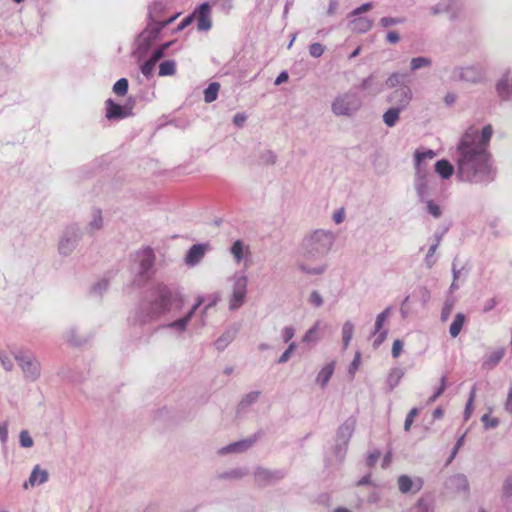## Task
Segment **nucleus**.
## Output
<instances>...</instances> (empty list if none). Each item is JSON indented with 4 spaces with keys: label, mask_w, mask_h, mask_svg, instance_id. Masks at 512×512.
I'll use <instances>...</instances> for the list:
<instances>
[{
    "label": "nucleus",
    "mask_w": 512,
    "mask_h": 512,
    "mask_svg": "<svg viewBox=\"0 0 512 512\" xmlns=\"http://www.w3.org/2000/svg\"><path fill=\"white\" fill-rule=\"evenodd\" d=\"M478 131L469 128L463 135L457 150L460 157L457 162L458 173L462 179L474 181L490 172L489 155L482 146H474Z\"/></svg>",
    "instance_id": "nucleus-1"
},
{
    "label": "nucleus",
    "mask_w": 512,
    "mask_h": 512,
    "mask_svg": "<svg viewBox=\"0 0 512 512\" xmlns=\"http://www.w3.org/2000/svg\"><path fill=\"white\" fill-rule=\"evenodd\" d=\"M333 243L332 232L316 230L304 240V253L307 257L326 255L331 250Z\"/></svg>",
    "instance_id": "nucleus-2"
},
{
    "label": "nucleus",
    "mask_w": 512,
    "mask_h": 512,
    "mask_svg": "<svg viewBox=\"0 0 512 512\" xmlns=\"http://www.w3.org/2000/svg\"><path fill=\"white\" fill-rule=\"evenodd\" d=\"M362 101L355 93H344L335 97L331 104L332 112L337 116H351L360 109Z\"/></svg>",
    "instance_id": "nucleus-3"
},
{
    "label": "nucleus",
    "mask_w": 512,
    "mask_h": 512,
    "mask_svg": "<svg viewBox=\"0 0 512 512\" xmlns=\"http://www.w3.org/2000/svg\"><path fill=\"white\" fill-rule=\"evenodd\" d=\"M246 294L247 276L245 274H241L231 279L228 295L229 309L232 311L239 309L244 304Z\"/></svg>",
    "instance_id": "nucleus-4"
},
{
    "label": "nucleus",
    "mask_w": 512,
    "mask_h": 512,
    "mask_svg": "<svg viewBox=\"0 0 512 512\" xmlns=\"http://www.w3.org/2000/svg\"><path fill=\"white\" fill-rule=\"evenodd\" d=\"M229 255L232 261L240 268L246 269L252 263V251L249 243L242 239H235L230 248Z\"/></svg>",
    "instance_id": "nucleus-5"
},
{
    "label": "nucleus",
    "mask_w": 512,
    "mask_h": 512,
    "mask_svg": "<svg viewBox=\"0 0 512 512\" xmlns=\"http://www.w3.org/2000/svg\"><path fill=\"white\" fill-rule=\"evenodd\" d=\"M158 298L156 312L157 314H163L170 311L173 306L180 308L183 304V299L178 295H173L171 291L164 285L158 286Z\"/></svg>",
    "instance_id": "nucleus-6"
},
{
    "label": "nucleus",
    "mask_w": 512,
    "mask_h": 512,
    "mask_svg": "<svg viewBox=\"0 0 512 512\" xmlns=\"http://www.w3.org/2000/svg\"><path fill=\"white\" fill-rule=\"evenodd\" d=\"M412 100V92L410 88L404 86L396 89L389 97L388 101L393 104L392 107L400 110L406 109Z\"/></svg>",
    "instance_id": "nucleus-7"
},
{
    "label": "nucleus",
    "mask_w": 512,
    "mask_h": 512,
    "mask_svg": "<svg viewBox=\"0 0 512 512\" xmlns=\"http://www.w3.org/2000/svg\"><path fill=\"white\" fill-rule=\"evenodd\" d=\"M389 312L390 309L387 308L383 312H381L376 318L375 331L373 334V336L375 337L373 342L374 347H378L379 345H381L387 337V330L383 329V325L389 315Z\"/></svg>",
    "instance_id": "nucleus-8"
},
{
    "label": "nucleus",
    "mask_w": 512,
    "mask_h": 512,
    "mask_svg": "<svg viewBox=\"0 0 512 512\" xmlns=\"http://www.w3.org/2000/svg\"><path fill=\"white\" fill-rule=\"evenodd\" d=\"M16 359L27 377L35 378L38 375L39 364L34 358L28 355H21L17 356Z\"/></svg>",
    "instance_id": "nucleus-9"
},
{
    "label": "nucleus",
    "mask_w": 512,
    "mask_h": 512,
    "mask_svg": "<svg viewBox=\"0 0 512 512\" xmlns=\"http://www.w3.org/2000/svg\"><path fill=\"white\" fill-rule=\"evenodd\" d=\"M398 485L402 493L417 492L422 488L423 482L420 478L412 480L406 475H401L398 479Z\"/></svg>",
    "instance_id": "nucleus-10"
},
{
    "label": "nucleus",
    "mask_w": 512,
    "mask_h": 512,
    "mask_svg": "<svg viewBox=\"0 0 512 512\" xmlns=\"http://www.w3.org/2000/svg\"><path fill=\"white\" fill-rule=\"evenodd\" d=\"M48 472L44 469H41L39 465H36L31 472V475L27 482L24 483V489H27L30 485L31 487L41 485L48 480Z\"/></svg>",
    "instance_id": "nucleus-11"
},
{
    "label": "nucleus",
    "mask_w": 512,
    "mask_h": 512,
    "mask_svg": "<svg viewBox=\"0 0 512 512\" xmlns=\"http://www.w3.org/2000/svg\"><path fill=\"white\" fill-rule=\"evenodd\" d=\"M197 26L199 30H208L211 27L210 6L203 3L197 11Z\"/></svg>",
    "instance_id": "nucleus-12"
},
{
    "label": "nucleus",
    "mask_w": 512,
    "mask_h": 512,
    "mask_svg": "<svg viewBox=\"0 0 512 512\" xmlns=\"http://www.w3.org/2000/svg\"><path fill=\"white\" fill-rule=\"evenodd\" d=\"M353 19L350 23L351 28L354 32L365 33L372 28L373 21L367 17L361 15L351 16Z\"/></svg>",
    "instance_id": "nucleus-13"
},
{
    "label": "nucleus",
    "mask_w": 512,
    "mask_h": 512,
    "mask_svg": "<svg viewBox=\"0 0 512 512\" xmlns=\"http://www.w3.org/2000/svg\"><path fill=\"white\" fill-rule=\"evenodd\" d=\"M126 116L127 113L123 110L122 106L111 99L106 101V117L108 119H123Z\"/></svg>",
    "instance_id": "nucleus-14"
},
{
    "label": "nucleus",
    "mask_w": 512,
    "mask_h": 512,
    "mask_svg": "<svg viewBox=\"0 0 512 512\" xmlns=\"http://www.w3.org/2000/svg\"><path fill=\"white\" fill-rule=\"evenodd\" d=\"M142 272L148 271L154 264L155 256L150 247H146L138 253Z\"/></svg>",
    "instance_id": "nucleus-15"
},
{
    "label": "nucleus",
    "mask_w": 512,
    "mask_h": 512,
    "mask_svg": "<svg viewBox=\"0 0 512 512\" xmlns=\"http://www.w3.org/2000/svg\"><path fill=\"white\" fill-rule=\"evenodd\" d=\"M204 253L205 247L203 245H193L186 255V263L190 265L196 264L204 256Z\"/></svg>",
    "instance_id": "nucleus-16"
},
{
    "label": "nucleus",
    "mask_w": 512,
    "mask_h": 512,
    "mask_svg": "<svg viewBox=\"0 0 512 512\" xmlns=\"http://www.w3.org/2000/svg\"><path fill=\"white\" fill-rule=\"evenodd\" d=\"M435 170L443 179H449L453 172L454 167L447 160H439L435 164Z\"/></svg>",
    "instance_id": "nucleus-17"
},
{
    "label": "nucleus",
    "mask_w": 512,
    "mask_h": 512,
    "mask_svg": "<svg viewBox=\"0 0 512 512\" xmlns=\"http://www.w3.org/2000/svg\"><path fill=\"white\" fill-rule=\"evenodd\" d=\"M335 368L334 362H331L325 365L317 375V382L321 384L322 387H325L329 382L331 376L333 375Z\"/></svg>",
    "instance_id": "nucleus-18"
},
{
    "label": "nucleus",
    "mask_w": 512,
    "mask_h": 512,
    "mask_svg": "<svg viewBox=\"0 0 512 512\" xmlns=\"http://www.w3.org/2000/svg\"><path fill=\"white\" fill-rule=\"evenodd\" d=\"M493 134V129L491 125H486L482 128L481 132H478V138L476 139L474 146H482L487 147L488 142L490 141Z\"/></svg>",
    "instance_id": "nucleus-19"
},
{
    "label": "nucleus",
    "mask_w": 512,
    "mask_h": 512,
    "mask_svg": "<svg viewBox=\"0 0 512 512\" xmlns=\"http://www.w3.org/2000/svg\"><path fill=\"white\" fill-rule=\"evenodd\" d=\"M399 108L391 107L383 114V122L388 127H393L399 119L400 112Z\"/></svg>",
    "instance_id": "nucleus-20"
},
{
    "label": "nucleus",
    "mask_w": 512,
    "mask_h": 512,
    "mask_svg": "<svg viewBox=\"0 0 512 512\" xmlns=\"http://www.w3.org/2000/svg\"><path fill=\"white\" fill-rule=\"evenodd\" d=\"M496 91L502 99L510 98L511 91L508 76H504L501 80L498 81V83L496 84Z\"/></svg>",
    "instance_id": "nucleus-21"
},
{
    "label": "nucleus",
    "mask_w": 512,
    "mask_h": 512,
    "mask_svg": "<svg viewBox=\"0 0 512 512\" xmlns=\"http://www.w3.org/2000/svg\"><path fill=\"white\" fill-rule=\"evenodd\" d=\"M435 157H436V153L433 150H426L424 152L416 151L415 152V167H416L418 173L420 172L421 164L425 160H432Z\"/></svg>",
    "instance_id": "nucleus-22"
},
{
    "label": "nucleus",
    "mask_w": 512,
    "mask_h": 512,
    "mask_svg": "<svg viewBox=\"0 0 512 512\" xmlns=\"http://www.w3.org/2000/svg\"><path fill=\"white\" fill-rule=\"evenodd\" d=\"M465 321V316L462 313H458L453 322L450 325L449 333L452 337H457L462 330Z\"/></svg>",
    "instance_id": "nucleus-23"
},
{
    "label": "nucleus",
    "mask_w": 512,
    "mask_h": 512,
    "mask_svg": "<svg viewBox=\"0 0 512 512\" xmlns=\"http://www.w3.org/2000/svg\"><path fill=\"white\" fill-rule=\"evenodd\" d=\"M220 84L217 82H213L209 84V86L204 90V100L207 103H211L216 100L217 95L220 90Z\"/></svg>",
    "instance_id": "nucleus-24"
},
{
    "label": "nucleus",
    "mask_w": 512,
    "mask_h": 512,
    "mask_svg": "<svg viewBox=\"0 0 512 512\" xmlns=\"http://www.w3.org/2000/svg\"><path fill=\"white\" fill-rule=\"evenodd\" d=\"M176 72V62L174 60H165L159 65L160 76H172Z\"/></svg>",
    "instance_id": "nucleus-25"
},
{
    "label": "nucleus",
    "mask_w": 512,
    "mask_h": 512,
    "mask_svg": "<svg viewBox=\"0 0 512 512\" xmlns=\"http://www.w3.org/2000/svg\"><path fill=\"white\" fill-rule=\"evenodd\" d=\"M202 301L199 300L197 301L193 307L190 309V311L188 312V314L182 318V319H179L175 322H173L171 324L172 327H176V328H179V329H184L188 323V321L191 319L192 315L195 313V311L198 309V307L201 305Z\"/></svg>",
    "instance_id": "nucleus-26"
},
{
    "label": "nucleus",
    "mask_w": 512,
    "mask_h": 512,
    "mask_svg": "<svg viewBox=\"0 0 512 512\" xmlns=\"http://www.w3.org/2000/svg\"><path fill=\"white\" fill-rule=\"evenodd\" d=\"M353 333H354L353 323L350 321H346L342 327L343 344H344L345 349L348 347V345L353 337Z\"/></svg>",
    "instance_id": "nucleus-27"
},
{
    "label": "nucleus",
    "mask_w": 512,
    "mask_h": 512,
    "mask_svg": "<svg viewBox=\"0 0 512 512\" xmlns=\"http://www.w3.org/2000/svg\"><path fill=\"white\" fill-rule=\"evenodd\" d=\"M503 356H504V350L498 349L495 352H493L490 356L487 357V359L484 361L483 365L487 368L494 367L503 358Z\"/></svg>",
    "instance_id": "nucleus-28"
},
{
    "label": "nucleus",
    "mask_w": 512,
    "mask_h": 512,
    "mask_svg": "<svg viewBox=\"0 0 512 512\" xmlns=\"http://www.w3.org/2000/svg\"><path fill=\"white\" fill-rule=\"evenodd\" d=\"M113 91L119 96H124L128 91V80L126 78L119 79L113 86Z\"/></svg>",
    "instance_id": "nucleus-29"
},
{
    "label": "nucleus",
    "mask_w": 512,
    "mask_h": 512,
    "mask_svg": "<svg viewBox=\"0 0 512 512\" xmlns=\"http://www.w3.org/2000/svg\"><path fill=\"white\" fill-rule=\"evenodd\" d=\"M250 444L251 442L247 440L234 442L226 446V452H239L249 447Z\"/></svg>",
    "instance_id": "nucleus-30"
},
{
    "label": "nucleus",
    "mask_w": 512,
    "mask_h": 512,
    "mask_svg": "<svg viewBox=\"0 0 512 512\" xmlns=\"http://www.w3.org/2000/svg\"><path fill=\"white\" fill-rule=\"evenodd\" d=\"M431 64V60L427 57H416L411 60V70L415 71L422 67L429 66Z\"/></svg>",
    "instance_id": "nucleus-31"
},
{
    "label": "nucleus",
    "mask_w": 512,
    "mask_h": 512,
    "mask_svg": "<svg viewBox=\"0 0 512 512\" xmlns=\"http://www.w3.org/2000/svg\"><path fill=\"white\" fill-rule=\"evenodd\" d=\"M320 328V323L316 322L304 335L303 341L306 343L315 341L317 339V334Z\"/></svg>",
    "instance_id": "nucleus-32"
},
{
    "label": "nucleus",
    "mask_w": 512,
    "mask_h": 512,
    "mask_svg": "<svg viewBox=\"0 0 512 512\" xmlns=\"http://www.w3.org/2000/svg\"><path fill=\"white\" fill-rule=\"evenodd\" d=\"M171 43H165L163 45H161L158 49H156L151 57L149 58L150 60H152V62H155L157 63L164 55L166 49L170 46Z\"/></svg>",
    "instance_id": "nucleus-33"
},
{
    "label": "nucleus",
    "mask_w": 512,
    "mask_h": 512,
    "mask_svg": "<svg viewBox=\"0 0 512 512\" xmlns=\"http://www.w3.org/2000/svg\"><path fill=\"white\" fill-rule=\"evenodd\" d=\"M325 47L320 43H313L309 47V53L312 57L318 58L323 55Z\"/></svg>",
    "instance_id": "nucleus-34"
},
{
    "label": "nucleus",
    "mask_w": 512,
    "mask_h": 512,
    "mask_svg": "<svg viewBox=\"0 0 512 512\" xmlns=\"http://www.w3.org/2000/svg\"><path fill=\"white\" fill-rule=\"evenodd\" d=\"M402 377H403V372L401 370H399V369L393 370L390 373L389 378H388L391 388L395 387L400 382Z\"/></svg>",
    "instance_id": "nucleus-35"
},
{
    "label": "nucleus",
    "mask_w": 512,
    "mask_h": 512,
    "mask_svg": "<svg viewBox=\"0 0 512 512\" xmlns=\"http://www.w3.org/2000/svg\"><path fill=\"white\" fill-rule=\"evenodd\" d=\"M20 443H21V446L26 447V448H29L33 445V440L26 430H24L20 433Z\"/></svg>",
    "instance_id": "nucleus-36"
},
{
    "label": "nucleus",
    "mask_w": 512,
    "mask_h": 512,
    "mask_svg": "<svg viewBox=\"0 0 512 512\" xmlns=\"http://www.w3.org/2000/svg\"><path fill=\"white\" fill-rule=\"evenodd\" d=\"M445 389H446V378L442 377L440 387L438 388V390H435L434 395L429 398L428 403L429 404L433 403L444 392Z\"/></svg>",
    "instance_id": "nucleus-37"
},
{
    "label": "nucleus",
    "mask_w": 512,
    "mask_h": 512,
    "mask_svg": "<svg viewBox=\"0 0 512 512\" xmlns=\"http://www.w3.org/2000/svg\"><path fill=\"white\" fill-rule=\"evenodd\" d=\"M360 362H361V355L359 352H356L354 355V359L349 366V372L351 375H354L355 372L358 370V368L360 366Z\"/></svg>",
    "instance_id": "nucleus-38"
},
{
    "label": "nucleus",
    "mask_w": 512,
    "mask_h": 512,
    "mask_svg": "<svg viewBox=\"0 0 512 512\" xmlns=\"http://www.w3.org/2000/svg\"><path fill=\"white\" fill-rule=\"evenodd\" d=\"M418 414V409L417 408H412L409 412V414L407 415L406 419H405V423H404V429L406 431H408L413 423V419L414 417Z\"/></svg>",
    "instance_id": "nucleus-39"
},
{
    "label": "nucleus",
    "mask_w": 512,
    "mask_h": 512,
    "mask_svg": "<svg viewBox=\"0 0 512 512\" xmlns=\"http://www.w3.org/2000/svg\"><path fill=\"white\" fill-rule=\"evenodd\" d=\"M295 347L296 344L294 342L290 343L285 352L280 356L278 362L285 363L289 359L290 355L293 353Z\"/></svg>",
    "instance_id": "nucleus-40"
},
{
    "label": "nucleus",
    "mask_w": 512,
    "mask_h": 512,
    "mask_svg": "<svg viewBox=\"0 0 512 512\" xmlns=\"http://www.w3.org/2000/svg\"><path fill=\"white\" fill-rule=\"evenodd\" d=\"M427 208L433 217L438 218L441 215L440 207L432 201L427 202Z\"/></svg>",
    "instance_id": "nucleus-41"
},
{
    "label": "nucleus",
    "mask_w": 512,
    "mask_h": 512,
    "mask_svg": "<svg viewBox=\"0 0 512 512\" xmlns=\"http://www.w3.org/2000/svg\"><path fill=\"white\" fill-rule=\"evenodd\" d=\"M310 301L315 307H320L323 304V298L318 291H313L310 295Z\"/></svg>",
    "instance_id": "nucleus-42"
},
{
    "label": "nucleus",
    "mask_w": 512,
    "mask_h": 512,
    "mask_svg": "<svg viewBox=\"0 0 512 512\" xmlns=\"http://www.w3.org/2000/svg\"><path fill=\"white\" fill-rule=\"evenodd\" d=\"M156 63L152 62V60L148 59L141 68V71L144 75L148 76L152 73Z\"/></svg>",
    "instance_id": "nucleus-43"
},
{
    "label": "nucleus",
    "mask_w": 512,
    "mask_h": 512,
    "mask_svg": "<svg viewBox=\"0 0 512 512\" xmlns=\"http://www.w3.org/2000/svg\"><path fill=\"white\" fill-rule=\"evenodd\" d=\"M402 349H403V344L402 342L397 339L393 342V346H392V356L394 358H398L402 352Z\"/></svg>",
    "instance_id": "nucleus-44"
},
{
    "label": "nucleus",
    "mask_w": 512,
    "mask_h": 512,
    "mask_svg": "<svg viewBox=\"0 0 512 512\" xmlns=\"http://www.w3.org/2000/svg\"><path fill=\"white\" fill-rule=\"evenodd\" d=\"M481 420L485 428L495 427L498 425V420L495 418H490L488 414L483 415Z\"/></svg>",
    "instance_id": "nucleus-45"
},
{
    "label": "nucleus",
    "mask_w": 512,
    "mask_h": 512,
    "mask_svg": "<svg viewBox=\"0 0 512 512\" xmlns=\"http://www.w3.org/2000/svg\"><path fill=\"white\" fill-rule=\"evenodd\" d=\"M402 20L398 18L384 17L380 20V24L383 27H389L401 23Z\"/></svg>",
    "instance_id": "nucleus-46"
},
{
    "label": "nucleus",
    "mask_w": 512,
    "mask_h": 512,
    "mask_svg": "<svg viewBox=\"0 0 512 512\" xmlns=\"http://www.w3.org/2000/svg\"><path fill=\"white\" fill-rule=\"evenodd\" d=\"M372 8V5L371 3H364L363 5H361L360 7L354 9L350 16H358V15H361L363 12H366V11H369L370 9Z\"/></svg>",
    "instance_id": "nucleus-47"
},
{
    "label": "nucleus",
    "mask_w": 512,
    "mask_h": 512,
    "mask_svg": "<svg viewBox=\"0 0 512 512\" xmlns=\"http://www.w3.org/2000/svg\"><path fill=\"white\" fill-rule=\"evenodd\" d=\"M247 120V116L244 114V113H237L234 117H233V123L237 126V127H242L244 125V123L246 122Z\"/></svg>",
    "instance_id": "nucleus-48"
},
{
    "label": "nucleus",
    "mask_w": 512,
    "mask_h": 512,
    "mask_svg": "<svg viewBox=\"0 0 512 512\" xmlns=\"http://www.w3.org/2000/svg\"><path fill=\"white\" fill-rule=\"evenodd\" d=\"M300 269L308 274H320L324 271V267H317V268H309L305 266L304 264L300 265Z\"/></svg>",
    "instance_id": "nucleus-49"
},
{
    "label": "nucleus",
    "mask_w": 512,
    "mask_h": 512,
    "mask_svg": "<svg viewBox=\"0 0 512 512\" xmlns=\"http://www.w3.org/2000/svg\"><path fill=\"white\" fill-rule=\"evenodd\" d=\"M400 81V75L398 73L391 74L386 80V84L389 87H395Z\"/></svg>",
    "instance_id": "nucleus-50"
},
{
    "label": "nucleus",
    "mask_w": 512,
    "mask_h": 512,
    "mask_svg": "<svg viewBox=\"0 0 512 512\" xmlns=\"http://www.w3.org/2000/svg\"><path fill=\"white\" fill-rule=\"evenodd\" d=\"M504 408L508 413H512V388L509 389Z\"/></svg>",
    "instance_id": "nucleus-51"
},
{
    "label": "nucleus",
    "mask_w": 512,
    "mask_h": 512,
    "mask_svg": "<svg viewBox=\"0 0 512 512\" xmlns=\"http://www.w3.org/2000/svg\"><path fill=\"white\" fill-rule=\"evenodd\" d=\"M294 337V328L293 327H285L283 329V338L285 342L290 341Z\"/></svg>",
    "instance_id": "nucleus-52"
},
{
    "label": "nucleus",
    "mask_w": 512,
    "mask_h": 512,
    "mask_svg": "<svg viewBox=\"0 0 512 512\" xmlns=\"http://www.w3.org/2000/svg\"><path fill=\"white\" fill-rule=\"evenodd\" d=\"M437 247H438V243L436 244H433L430 248H429V251H428V254H427V257H426V260L428 262V265L429 266H432L433 265V261H430V258H432L437 250Z\"/></svg>",
    "instance_id": "nucleus-53"
},
{
    "label": "nucleus",
    "mask_w": 512,
    "mask_h": 512,
    "mask_svg": "<svg viewBox=\"0 0 512 512\" xmlns=\"http://www.w3.org/2000/svg\"><path fill=\"white\" fill-rule=\"evenodd\" d=\"M387 40L388 42L395 44L399 41V35L395 31H390L387 33Z\"/></svg>",
    "instance_id": "nucleus-54"
},
{
    "label": "nucleus",
    "mask_w": 512,
    "mask_h": 512,
    "mask_svg": "<svg viewBox=\"0 0 512 512\" xmlns=\"http://www.w3.org/2000/svg\"><path fill=\"white\" fill-rule=\"evenodd\" d=\"M344 219V210L343 209H339L338 211H336L334 214H333V220L339 224L343 221Z\"/></svg>",
    "instance_id": "nucleus-55"
},
{
    "label": "nucleus",
    "mask_w": 512,
    "mask_h": 512,
    "mask_svg": "<svg viewBox=\"0 0 512 512\" xmlns=\"http://www.w3.org/2000/svg\"><path fill=\"white\" fill-rule=\"evenodd\" d=\"M7 437H8V429H7V425L4 424V425L0 426V439L3 443H5L7 440Z\"/></svg>",
    "instance_id": "nucleus-56"
},
{
    "label": "nucleus",
    "mask_w": 512,
    "mask_h": 512,
    "mask_svg": "<svg viewBox=\"0 0 512 512\" xmlns=\"http://www.w3.org/2000/svg\"><path fill=\"white\" fill-rule=\"evenodd\" d=\"M195 14L186 17L179 25L178 29L182 30L187 27L194 19Z\"/></svg>",
    "instance_id": "nucleus-57"
},
{
    "label": "nucleus",
    "mask_w": 512,
    "mask_h": 512,
    "mask_svg": "<svg viewBox=\"0 0 512 512\" xmlns=\"http://www.w3.org/2000/svg\"><path fill=\"white\" fill-rule=\"evenodd\" d=\"M472 410H473V403H471V401H467L465 411H464V417L466 420L470 418Z\"/></svg>",
    "instance_id": "nucleus-58"
},
{
    "label": "nucleus",
    "mask_w": 512,
    "mask_h": 512,
    "mask_svg": "<svg viewBox=\"0 0 512 512\" xmlns=\"http://www.w3.org/2000/svg\"><path fill=\"white\" fill-rule=\"evenodd\" d=\"M379 456H380L379 452L370 454L367 458L368 465H370V466L374 465L376 463V461L378 460Z\"/></svg>",
    "instance_id": "nucleus-59"
},
{
    "label": "nucleus",
    "mask_w": 512,
    "mask_h": 512,
    "mask_svg": "<svg viewBox=\"0 0 512 512\" xmlns=\"http://www.w3.org/2000/svg\"><path fill=\"white\" fill-rule=\"evenodd\" d=\"M336 8H337V3L335 1H333V0L330 1L329 7H328V10H327L328 15L334 14Z\"/></svg>",
    "instance_id": "nucleus-60"
},
{
    "label": "nucleus",
    "mask_w": 512,
    "mask_h": 512,
    "mask_svg": "<svg viewBox=\"0 0 512 512\" xmlns=\"http://www.w3.org/2000/svg\"><path fill=\"white\" fill-rule=\"evenodd\" d=\"M288 79V75L285 72H282L276 79L275 83L280 84Z\"/></svg>",
    "instance_id": "nucleus-61"
},
{
    "label": "nucleus",
    "mask_w": 512,
    "mask_h": 512,
    "mask_svg": "<svg viewBox=\"0 0 512 512\" xmlns=\"http://www.w3.org/2000/svg\"><path fill=\"white\" fill-rule=\"evenodd\" d=\"M505 493L509 496H512V482L511 481H507L505 483Z\"/></svg>",
    "instance_id": "nucleus-62"
},
{
    "label": "nucleus",
    "mask_w": 512,
    "mask_h": 512,
    "mask_svg": "<svg viewBox=\"0 0 512 512\" xmlns=\"http://www.w3.org/2000/svg\"><path fill=\"white\" fill-rule=\"evenodd\" d=\"M391 459H392V454L389 452L385 455V457L383 459V467L388 466L391 462Z\"/></svg>",
    "instance_id": "nucleus-63"
},
{
    "label": "nucleus",
    "mask_w": 512,
    "mask_h": 512,
    "mask_svg": "<svg viewBox=\"0 0 512 512\" xmlns=\"http://www.w3.org/2000/svg\"><path fill=\"white\" fill-rule=\"evenodd\" d=\"M451 309H452V305H447L443 311V315H442V318L443 320H446L449 313L451 312Z\"/></svg>",
    "instance_id": "nucleus-64"
}]
</instances>
